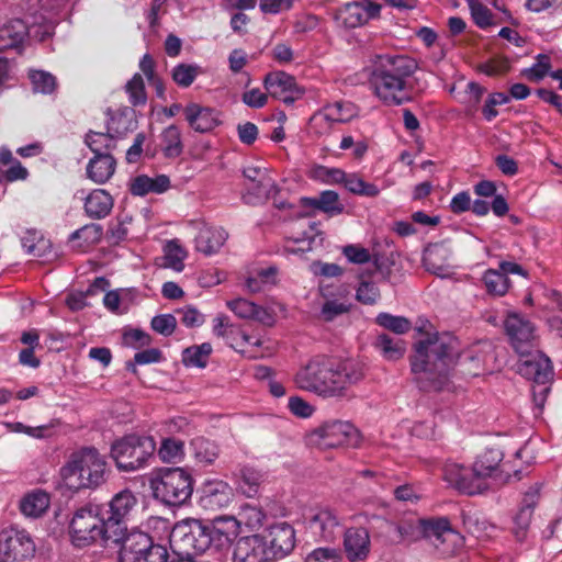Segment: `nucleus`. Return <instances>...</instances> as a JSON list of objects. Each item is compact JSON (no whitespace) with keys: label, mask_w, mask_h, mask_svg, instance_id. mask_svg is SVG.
Returning <instances> with one entry per match:
<instances>
[{"label":"nucleus","mask_w":562,"mask_h":562,"mask_svg":"<svg viewBox=\"0 0 562 562\" xmlns=\"http://www.w3.org/2000/svg\"><path fill=\"white\" fill-rule=\"evenodd\" d=\"M456 339L447 334H426L414 344L409 357L414 380L424 392L440 391L448 382L449 372L456 362Z\"/></svg>","instance_id":"1"},{"label":"nucleus","mask_w":562,"mask_h":562,"mask_svg":"<svg viewBox=\"0 0 562 562\" xmlns=\"http://www.w3.org/2000/svg\"><path fill=\"white\" fill-rule=\"evenodd\" d=\"M239 524L234 517L221 516L212 524L198 519L177 522L170 532L175 554L194 555L207 550L228 549L238 535Z\"/></svg>","instance_id":"2"},{"label":"nucleus","mask_w":562,"mask_h":562,"mask_svg":"<svg viewBox=\"0 0 562 562\" xmlns=\"http://www.w3.org/2000/svg\"><path fill=\"white\" fill-rule=\"evenodd\" d=\"M363 376L358 363L345 361L335 366L327 358L315 357L297 371L294 381L301 390L324 397H341L349 386L360 382Z\"/></svg>","instance_id":"3"},{"label":"nucleus","mask_w":562,"mask_h":562,"mask_svg":"<svg viewBox=\"0 0 562 562\" xmlns=\"http://www.w3.org/2000/svg\"><path fill=\"white\" fill-rule=\"evenodd\" d=\"M416 69V60L406 55H376L372 60L369 81L383 103L402 105L412 100L413 86L409 80Z\"/></svg>","instance_id":"4"},{"label":"nucleus","mask_w":562,"mask_h":562,"mask_svg":"<svg viewBox=\"0 0 562 562\" xmlns=\"http://www.w3.org/2000/svg\"><path fill=\"white\" fill-rule=\"evenodd\" d=\"M105 460L95 448H82L70 456L60 469V476L71 491L95 488L105 482Z\"/></svg>","instance_id":"5"},{"label":"nucleus","mask_w":562,"mask_h":562,"mask_svg":"<svg viewBox=\"0 0 562 562\" xmlns=\"http://www.w3.org/2000/svg\"><path fill=\"white\" fill-rule=\"evenodd\" d=\"M397 530L402 537L411 536L412 539H416L423 536L431 540L434 546L447 555L453 554L464 542L463 536L452 528L447 517L418 519L416 527L403 522L398 525Z\"/></svg>","instance_id":"6"},{"label":"nucleus","mask_w":562,"mask_h":562,"mask_svg":"<svg viewBox=\"0 0 562 562\" xmlns=\"http://www.w3.org/2000/svg\"><path fill=\"white\" fill-rule=\"evenodd\" d=\"M156 449L151 436L132 434L112 443L111 457L119 471L135 472L149 465Z\"/></svg>","instance_id":"7"},{"label":"nucleus","mask_w":562,"mask_h":562,"mask_svg":"<svg viewBox=\"0 0 562 562\" xmlns=\"http://www.w3.org/2000/svg\"><path fill=\"white\" fill-rule=\"evenodd\" d=\"M194 480L183 468L161 469L150 480V487L156 499L168 506H182L191 498Z\"/></svg>","instance_id":"8"},{"label":"nucleus","mask_w":562,"mask_h":562,"mask_svg":"<svg viewBox=\"0 0 562 562\" xmlns=\"http://www.w3.org/2000/svg\"><path fill=\"white\" fill-rule=\"evenodd\" d=\"M69 536L77 548L89 547L99 540L104 544L111 542L101 509L95 505H85L75 510L69 524Z\"/></svg>","instance_id":"9"},{"label":"nucleus","mask_w":562,"mask_h":562,"mask_svg":"<svg viewBox=\"0 0 562 562\" xmlns=\"http://www.w3.org/2000/svg\"><path fill=\"white\" fill-rule=\"evenodd\" d=\"M136 504L135 495L130 490H124L115 494L105 506L100 507L111 543H120L128 533L127 521Z\"/></svg>","instance_id":"10"},{"label":"nucleus","mask_w":562,"mask_h":562,"mask_svg":"<svg viewBox=\"0 0 562 562\" xmlns=\"http://www.w3.org/2000/svg\"><path fill=\"white\" fill-rule=\"evenodd\" d=\"M120 562H167L166 547L156 544L153 538L143 531L132 530L119 543Z\"/></svg>","instance_id":"11"},{"label":"nucleus","mask_w":562,"mask_h":562,"mask_svg":"<svg viewBox=\"0 0 562 562\" xmlns=\"http://www.w3.org/2000/svg\"><path fill=\"white\" fill-rule=\"evenodd\" d=\"M359 431L346 420H328L308 434V442L321 449L356 446L359 442Z\"/></svg>","instance_id":"12"},{"label":"nucleus","mask_w":562,"mask_h":562,"mask_svg":"<svg viewBox=\"0 0 562 562\" xmlns=\"http://www.w3.org/2000/svg\"><path fill=\"white\" fill-rule=\"evenodd\" d=\"M504 327L509 344L517 355H526L528 350L538 348L537 328L525 316L517 313L509 314L505 319Z\"/></svg>","instance_id":"13"},{"label":"nucleus","mask_w":562,"mask_h":562,"mask_svg":"<svg viewBox=\"0 0 562 562\" xmlns=\"http://www.w3.org/2000/svg\"><path fill=\"white\" fill-rule=\"evenodd\" d=\"M517 372L531 380L535 384H547L553 379V367L550 358L538 348L518 355Z\"/></svg>","instance_id":"14"},{"label":"nucleus","mask_w":562,"mask_h":562,"mask_svg":"<svg viewBox=\"0 0 562 562\" xmlns=\"http://www.w3.org/2000/svg\"><path fill=\"white\" fill-rule=\"evenodd\" d=\"M263 86L272 98L282 101L286 105L300 100L305 92L302 87L297 86L295 78L284 71L267 74Z\"/></svg>","instance_id":"15"},{"label":"nucleus","mask_w":562,"mask_h":562,"mask_svg":"<svg viewBox=\"0 0 562 562\" xmlns=\"http://www.w3.org/2000/svg\"><path fill=\"white\" fill-rule=\"evenodd\" d=\"M34 552V542L24 531L0 535V562H24Z\"/></svg>","instance_id":"16"},{"label":"nucleus","mask_w":562,"mask_h":562,"mask_svg":"<svg viewBox=\"0 0 562 562\" xmlns=\"http://www.w3.org/2000/svg\"><path fill=\"white\" fill-rule=\"evenodd\" d=\"M443 480L459 492L468 495L482 494L487 490V485H480L481 483L475 477L473 469L458 463H447L445 465Z\"/></svg>","instance_id":"17"},{"label":"nucleus","mask_w":562,"mask_h":562,"mask_svg":"<svg viewBox=\"0 0 562 562\" xmlns=\"http://www.w3.org/2000/svg\"><path fill=\"white\" fill-rule=\"evenodd\" d=\"M268 542L267 551L271 560H277L289 554L295 546V530L288 522L274 524L265 537Z\"/></svg>","instance_id":"18"},{"label":"nucleus","mask_w":562,"mask_h":562,"mask_svg":"<svg viewBox=\"0 0 562 562\" xmlns=\"http://www.w3.org/2000/svg\"><path fill=\"white\" fill-rule=\"evenodd\" d=\"M381 5L369 2L363 4L360 2H349L335 12V20L339 25L348 29L358 27L370 19H374L380 14Z\"/></svg>","instance_id":"19"},{"label":"nucleus","mask_w":562,"mask_h":562,"mask_svg":"<svg viewBox=\"0 0 562 562\" xmlns=\"http://www.w3.org/2000/svg\"><path fill=\"white\" fill-rule=\"evenodd\" d=\"M234 497L232 487L222 480H207L201 487L200 506L206 510L227 507Z\"/></svg>","instance_id":"20"},{"label":"nucleus","mask_w":562,"mask_h":562,"mask_svg":"<svg viewBox=\"0 0 562 562\" xmlns=\"http://www.w3.org/2000/svg\"><path fill=\"white\" fill-rule=\"evenodd\" d=\"M265 537L254 535L240 538L234 548L233 562H268L271 561L267 551Z\"/></svg>","instance_id":"21"},{"label":"nucleus","mask_w":562,"mask_h":562,"mask_svg":"<svg viewBox=\"0 0 562 562\" xmlns=\"http://www.w3.org/2000/svg\"><path fill=\"white\" fill-rule=\"evenodd\" d=\"M308 528L318 541L333 542L342 529L336 514L328 508L317 510L308 520Z\"/></svg>","instance_id":"22"},{"label":"nucleus","mask_w":562,"mask_h":562,"mask_svg":"<svg viewBox=\"0 0 562 562\" xmlns=\"http://www.w3.org/2000/svg\"><path fill=\"white\" fill-rule=\"evenodd\" d=\"M504 452L498 447L486 448L482 453L476 457L473 463V472L479 480L480 485H487L485 480L487 477L497 476L498 474L508 472L502 465Z\"/></svg>","instance_id":"23"},{"label":"nucleus","mask_w":562,"mask_h":562,"mask_svg":"<svg viewBox=\"0 0 562 562\" xmlns=\"http://www.w3.org/2000/svg\"><path fill=\"white\" fill-rule=\"evenodd\" d=\"M184 119L196 133H209L220 125L216 110L190 102L183 108Z\"/></svg>","instance_id":"24"},{"label":"nucleus","mask_w":562,"mask_h":562,"mask_svg":"<svg viewBox=\"0 0 562 562\" xmlns=\"http://www.w3.org/2000/svg\"><path fill=\"white\" fill-rule=\"evenodd\" d=\"M344 547L350 562L364 561L370 552V536L364 528H350L345 532Z\"/></svg>","instance_id":"25"},{"label":"nucleus","mask_w":562,"mask_h":562,"mask_svg":"<svg viewBox=\"0 0 562 562\" xmlns=\"http://www.w3.org/2000/svg\"><path fill=\"white\" fill-rule=\"evenodd\" d=\"M355 116V106L352 103L335 102L327 105L324 111L312 116L313 126L329 128L334 123H345Z\"/></svg>","instance_id":"26"},{"label":"nucleus","mask_w":562,"mask_h":562,"mask_svg":"<svg viewBox=\"0 0 562 562\" xmlns=\"http://www.w3.org/2000/svg\"><path fill=\"white\" fill-rule=\"evenodd\" d=\"M451 249L445 243L430 244L424 252L423 262L427 271L443 277L450 268Z\"/></svg>","instance_id":"27"},{"label":"nucleus","mask_w":562,"mask_h":562,"mask_svg":"<svg viewBox=\"0 0 562 562\" xmlns=\"http://www.w3.org/2000/svg\"><path fill=\"white\" fill-rule=\"evenodd\" d=\"M29 35V27L21 19H12L0 25V52L20 50Z\"/></svg>","instance_id":"28"},{"label":"nucleus","mask_w":562,"mask_h":562,"mask_svg":"<svg viewBox=\"0 0 562 562\" xmlns=\"http://www.w3.org/2000/svg\"><path fill=\"white\" fill-rule=\"evenodd\" d=\"M114 205L112 195L104 189L92 190L85 199V213L93 220L106 217Z\"/></svg>","instance_id":"29"},{"label":"nucleus","mask_w":562,"mask_h":562,"mask_svg":"<svg viewBox=\"0 0 562 562\" xmlns=\"http://www.w3.org/2000/svg\"><path fill=\"white\" fill-rule=\"evenodd\" d=\"M116 169V160L113 155H94L87 164V178L97 184L106 183Z\"/></svg>","instance_id":"30"},{"label":"nucleus","mask_w":562,"mask_h":562,"mask_svg":"<svg viewBox=\"0 0 562 562\" xmlns=\"http://www.w3.org/2000/svg\"><path fill=\"white\" fill-rule=\"evenodd\" d=\"M226 306L239 318L255 319L265 325L273 323L272 315L266 308L246 299L238 297L227 301Z\"/></svg>","instance_id":"31"},{"label":"nucleus","mask_w":562,"mask_h":562,"mask_svg":"<svg viewBox=\"0 0 562 562\" xmlns=\"http://www.w3.org/2000/svg\"><path fill=\"white\" fill-rule=\"evenodd\" d=\"M170 188V179L166 175L150 178L147 175H138L131 180L130 192L135 196H144L149 193L161 194Z\"/></svg>","instance_id":"32"},{"label":"nucleus","mask_w":562,"mask_h":562,"mask_svg":"<svg viewBox=\"0 0 562 562\" xmlns=\"http://www.w3.org/2000/svg\"><path fill=\"white\" fill-rule=\"evenodd\" d=\"M228 237L223 227L204 226L195 237V248L205 255L217 252Z\"/></svg>","instance_id":"33"},{"label":"nucleus","mask_w":562,"mask_h":562,"mask_svg":"<svg viewBox=\"0 0 562 562\" xmlns=\"http://www.w3.org/2000/svg\"><path fill=\"white\" fill-rule=\"evenodd\" d=\"M301 204L305 207L319 210L329 216L339 215L345 210L344 204L339 201L338 193L333 190H325L317 198L304 196L301 199Z\"/></svg>","instance_id":"34"},{"label":"nucleus","mask_w":562,"mask_h":562,"mask_svg":"<svg viewBox=\"0 0 562 562\" xmlns=\"http://www.w3.org/2000/svg\"><path fill=\"white\" fill-rule=\"evenodd\" d=\"M190 450L195 463L200 467L213 464L221 452L220 446L205 437L193 438L190 442Z\"/></svg>","instance_id":"35"},{"label":"nucleus","mask_w":562,"mask_h":562,"mask_svg":"<svg viewBox=\"0 0 562 562\" xmlns=\"http://www.w3.org/2000/svg\"><path fill=\"white\" fill-rule=\"evenodd\" d=\"M85 144L94 155H112L116 149L117 140L110 133L109 128L106 132H95L90 130L85 135Z\"/></svg>","instance_id":"36"},{"label":"nucleus","mask_w":562,"mask_h":562,"mask_svg":"<svg viewBox=\"0 0 562 562\" xmlns=\"http://www.w3.org/2000/svg\"><path fill=\"white\" fill-rule=\"evenodd\" d=\"M161 150L166 158H178L183 153V143L180 128L171 124L164 128L160 134Z\"/></svg>","instance_id":"37"},{"label":"nucleus","mask_w":562,"mask_h":562,"mask_svg":"<svg viewBox=\"0 0 562 562\" xmlns=\"http://www.w3.org/2000/svg\"><path fill=\"white\" fill-rule=\"evenodd\" d=\"M49 506V496L43 491L25 495L20 504L21 512L29 517L42 516Z\"/></svg>","instance_id":"38"},{"label":"nucleus","mask_w":562,"mask_h":562,"mask_svg":"<svg viewBox=\"0 0 562 562\" xmlns=\"http://www.w3.org/2000/svg\"><path fill=\"white\" fill-rule=\"evenodd\" d=\"M375 347L380 349L383 357L387 360L401 359L406 351V344L401 338H393L387 334L378 336Z\"/></svg>","instance_id":"39"},{"label":"nucleus","mask_w":562,"mask_h":562,"mask_svg":"<svg viewBox=\"0 0 562 562\" xmlns=\"http://www.w3.org/2000/svg\"><path fill=\"white\" fill-rule=\"evenodd\" d=\"M211 353L212 346L209 342L188 347L182 352V363L186 367L205 368Z\"/></svg>","instance_id":"40"},{"label":"nucleus","mask_w":562,"mask_h":562,"mask_svg":"<svg viewBox=\"0 0 562 562\" xmlns=\"http://www.w3.org/2000/svg\"><path fill=\"white\" fill-rule=\"evenodd\" d=\"M375 324L396 335H403L411 330L412 323L405 316H396L386 312H381L375 317Z\"/></svg>","instance_id":"41"},{"label":"nucleus","mask_w":562,"mask_h":562,"mask_svg":"<svg viewBox=\"0 0 562 562\" xmlns=\"http://www.w3.org/2000/svg\"><path fill=\"white\" fill-rule=\"evenodd\" d=\"M483 282L487 293L503 296L508 291L510 280L498 270L488 269L483 276Z\"/></svg>","instance_id":"42"},{"label":"nucleus","mask_w":562,"mask_h":562,"mask_svg":"<svg viewBox=\"0 0 562 562\" xmlns=\"http://www.w3.org/2000/svg\"><path fill=\"white\" fill-rule=\"evenodd\" d=\"M158 456L162 462L175 463L181 461L184 456L183 441L176 438L162 439Z\"/></svg>","instance_id":"43"},{"label":"nucleus","mask_w":562,"mask_h":562,"mask_svg":"<svg viewBox=\"0 0 562 562\" xmlns=\"http://www.w3.org/2000/svg\"><path fill=\"white\" fill-rule=\"evenodd\" d=\"M344 187L349 192L361 196L374 198L380 193L374 183L366 182L357 173H347Z\"/></svg>","instance_id":"44"},{"label":"nucleus","mask_w":562,"mask_h":562,"mask_svg":"<svg viewBox=\"0 0 562 562\" xmlns=\"http://www.w3.org/2000/svg\"><path fill=\"white\" fill-rule=\"evenodd\" d=\"M200 74V67L191 64H178L171 70L172 80L181 88L190 87Z\"/></svg>","instance_id":"45"},{"label":"nucleus","mask_w":562,"mask_h":562,"mask_svg":"<svg viewBox=\"0 0 562 562\" xmlns=\"http://www.w3.org/2000/svg\"><path fill=\"white\" fill-rule=\"evenodd\" d=\"M126 93L128 94V101L134 106L145 105L147 102V94L145 89V82L139 74H135L125 86Z\"/></svg>","instance_id":"46"},{"label":"nucleus","mask_w":562,"mask_h":562,"mask_svg":"<svg viewBox=\"0 0 562 562\" xmlns=\"http://www.w3.org/2000/svg\"><path fill=\"white\" fill-rule=\"evenodd\" d=\"M261 344L259 338L248 335L238 328L233 341H231V347L248 358H257L258 355L252 349H249V347H260Z\"/></svg>","instance_id":"47"},{"label":"nucleus","mask_w":562,"mask_h":562,"mask_svg":"<svg viewBox=\"0 0 562 562\" xmlns=\"http://www.w3.org/2000/svg\"><path fill=\"white\" fill-rule=\"evenodd\" d=\"M551 68L550 58L547 55H538L537 63L521 70V76L531 82L542 80Z\"/></svg>","instance_id":"48"},{"label":"nucleus","mask_w":562,"mask_h":562,"mask_svg":"<svg viewBox=\"0 0 562 562\" xmlns=\"http://www.w3.org/2000/svg\"><path fill=\"white\" fill-rule=\"evenodd\" d=\"M30 79L35 92L48 94L56 88V78L49 72L33 70L30 72Z\"/></svg>","instance_id":"49"},{"label":"nucleus","mask_w":562,"mask_h":562,"mask_svg":"<svg viewBox=\"0 0 562 562\" xmlns=\"http://www.w3.org/2000/svg\"><path fill=\"white\" fill-rule=\"evenodd\" d=\"M103 235V228L100 224L91 223L75 231L70 235V239H81L87 246L98 244Z\"/></svg>","instance_id":"50"},{"label":"nucleus","mask_w":562,"mask_h":562,"mask_svg":"<svg viewBox=\"0 0 562 562\" xmlns=\"http://www.w3.org/2000/svg\"><path fill=\"white\" fill-rule=\"evenodd\" d=\"M351 304L336 299H327L321 310V318L325 322H333L336 317L349 313Z\"/></svg>","instance_id":"51"},{"label":"nucleus","mask_w":562,"mask_h":562,"mask_svg":"<svg viewBox=\"0 0 562 562\" xmlns=\"http://www.w3.org/2000/svg\"><path fill=\"white\" fill-rule=\"evenodd\" d=\"M260 483V474L250 468H244L240 471L239 488L247 497H252Z\"/></svg>","instance_id":"52"},{"label":"nucleus","mask_w":562,"mask_h":562,"mask_svg":"<svg viewBox=\"0 0 562 562\" xmlns=\"http://www.w3.org/2000/svg\"><path fill=\"white\" fill-rule=\"evenodd\" d=\"M469 8L474 23L480 29H486L493 24L491 10L479 0H469Z\"/></svg>","instance_id":"53"},{"label":"nucleus","mask_w":562,"mask_h":562,"mask_svg":"<svg viewBox=\"0 0 562 562\" xmlns=\"http://www.w3.org/2000/svg\"><path fill=\"white\" fill-rule=\"evenodd\" d=\"M356 297L362 304L373 305L380 299V290L374 283L362 280L357 289Z\"/></svg>","instance_id":"54"},{"label":"nucleus","mask_w":562,"mask_h":562,"mask_svg":"<svg viewBox=\"0 0 562 562\" xmlns=\"http://www.w3.org/2000/svg\"><path fill=\"white\" fill-rule=\"evenodd\" d=\"M150 326L156 333L168 337L175 333L177 319L172 314H161L151 318Z\"/></svg>","instance_id":"55"},{"label":"nucleus","mask_w":562,"mask_h":562,"mask_svg":"<svg viewBox=\"0 0 562 562\" xmlns=\"http://www.w3.org/2000/svg\"><path fill=\"white\" fill-rule=\"evenodd\" d=\"M532 514L529 508H519L515 515L513 532L518 541H522L526 538Z\"/></svg>","instance_id":"56"},{"label":"nucleus","mask_w":562,"mask_h":562,"mask_svg":"<svg viewBox=\"0 0 562 562\" xmlns=\"http://www.w3.org/2000/svg\"><path fill=\"white\" fill-rule=\"evenodd\" d=\"M161 360V351L156 348L145 349L143 351L136 352L134 356V363L127 362L126 369L132 371L133 373L137 372L136 364H149L156 363Z\"/></svg>","instance_id":"57"},{"label":"nucleus","mask_w":562,"mask_h":562,"mask_svg":"<svg viewBox=\"0 0 562 562\" xmlns=\"http://www.w3.org/2000/svg\"><path fill=\"white\" fill-rule=\"evenodd\" d=\"M509 68L510 63L506 57H494L479 66L481 72L491 77L506 74Z\"/></svg>","instance_id":"58"},{"label":"nucleus","mask_w":562,"mask_h":562,"mask_svg":"<svg viewBox=\"0 0 562 562\" xmlns=\"http://www.w3.org/2000/svg\"><path fill=\"white\" fill-rule=\"evenodd\" d=\"M165 266L176 271H182L184 268L182 249L175 241L168 243L166 247Z\"/></svg>","instance_id":"59"},{"label":"nucleus","mask_w":562,"mask_h":562,"mask_svg":"<svg viewBox=\"0 0 562 562\" xmlns=\"http://www.w3.org/2000/svg\"><path fill=\"white\" fill-rule=\"evenodd\" d=\"M238 328L229 324V319L226 315H218L214 318L213 333L217 337L225 338L227 344L231 346Z\"/></svg>","instance_id":"60"},{"label":"nucleus","mask_w":562,"mask_h":562,"mask_svg":"<svg viewBox=\"0 0 562 562\" xmlns=\"http://www.w3.org/2000/svg\"><path fill=\"white\" fill-rule=\"evenodd\" d=\"M342 254L352 263H367L370 261V252L367 248L358 245H347L342 249Z\"/></svg>","instance_id":"61"},{"label":"nucleus","mask_w":562,"mask_h":562,"mask_svg":"<svg viewBox=\"0 0 562 562\" xmlns=\"http://www.w3.org/2000/svg\"><path fill=\"white\" fill-rule=\"evenodd\" d=\"M288 407L293 415L301 418L311 417L314 413V407L300 396L290 397Z\"/></svg>","instance_id":"62"},{"label":"nucleus","mask_w":562,"mask_h":562,"mask_svg":"<svg viewBox=\"0 0 562 562\" xmlns=\"http://www.w3.org/2000/svg\"><path fill=\"white\" fill-rule=\"evenodd\" d=\"M305 562H340V557L335 549L317 548L307 555Z\"/></svg>","instance_id":"63"},{"label":"nucleus","mask_w":562,"mask_h":562,"mask_svg":"<svg viewBox=\"0 0 562 562\" xmlns=\"http://www.w3.org/2000/svg\"><path fill=\"white\" fill-rule=\"evenodd\" d=\"M246 179L257 183L258 189H268L270 187V179L266 176V171L259 167H247L243 170Z\"/></svg>","instance_id":"64"}]
</instances>
